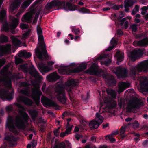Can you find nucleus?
I'll use <instances>...</instances> for the list:
<instances>
[{
	"instance_id": "1",
	"label": "nucleus",
	"mask_w": 148,
	"mask_h": 148,
	"mask_svg": "<svg viewBox=\"0 0 148 148\" xmlns=\"http://www.w3.org/2000/svg\"><path fill=\"white\" fill-rule=\"evenodd\" d=\"M15 105L18 108V112L21 116L16 117V126L18 129L24 130L25 128V124L28 122L29 116L25 112V108L19 103H15Z\"/></svg>"
},
{
	"instance_id": "2",
	"label": "nucleus",
	"mask_w": 148,
	"mask_h": 148,
	"mask_svg": "<svg viewBox=\"0 0 148 148\" xmlns=\"http://www.w3.org/2000/svg\"><path fill=\"white\" fill-rule=\"evenodd\" d=\"M56 7L63 8L66 10L71 11H74L76 9L75 5H73L71 3L67 2L65 3L64 1H61L60 0H53L50 3H47L45 6L44 10L45 12H46L45 14L49 12V10Z\"/></svg>"
},
{
	"instance_id": "3",
	"label": "nucleus",
	"mask_w": 148,
	"mask_h": 148,
	"mask_svg": "<svg viewBox=\"0 0 148 148\" xmlns=\"http://www.w3.org/2000/svg\"><path fill=\"white\" fill-rule=\"evenodd\" d=\"M38 40L40 42L39 47L35 49V54L37 58L39 59L43 60L44 58L43 56L45 59L48 58V56L47 53L46 49V46L44 43H43L44 38L43 34L38 35Z\"/></svg>"
},
{
	"instance_id": "4",
	"label": "nucleus",
	"mask_w": 148,
	"mask_h": 148,
	"mask_svg": "<svg viewBox=\"0 0 148 148\" xmlns=\"http://www.w3.org/2000/svg\"><path fill=\"white\" fill-rule=\"evenodd\" d=\"M148 71V60L143 61L139 64L137 66H133L130 69V74L135 77L137 73Z\"/></svg>"
},
{
	"instance_id": "5",
	"label": "nucleus",
	"mask_w": 148,
	"mask_h": 148,
	"mask_svg": "<svg viewBox=\"0 0 148 148\" xmlns=\"http://www.w3.org/2000/svg\"><path fill=\"white\" fill-rule=\"evenodd\" d=\"M87 67L85 63H82L78 67L73 69H70L68 66H63L58 69L59 73L61 75H71L72 73H78L85 69Z\"/></svg>"
},
{
	"instance_id": "6",
	"label": "nucleus",
	"mask_w": 148,
	"mask_h": 148,
	"mask_svg": "<svg viewBox=\"0 0 148 148\" xmlns=\"http://www.w3.org/2000/svg\"><path fill=\"white\" fill-rule=\"evenodd\" d=\"M55 92L57 93L56 95L58 100L63 104L66 103L67 98L62 84H58L55 88Z\"/></svg>"
},
{
	"instance_id": "7",
	"label": "nucleus",
	"mask_w": 148,
	"mask_h": 148,
	"mask_svg": "<svg viewBox=\"0 0 148 148\" xmlns=\"http://www.w3.org/2000/svg\"><path fill=\"white\" fill-rule=\"evenodd\" d=\"M5 135L4 140L7 142V143L4 142L3 145L0 148H7L8 147H12L16 145L17 139L11 133H6Z\"/></svg>"
},
{
	"instance_id": "8",
	"label": "nucleus",
	"mask_w": 148,
	"mask_h": 148,
	"mask_svg": "<svg viewBox=\"0 0 148 148\" xmlns=\"http://www.w3.org/2000/svg\"><path fill=\"white\" fill-rule=\"evenodd\" d=\"M11 21L10 25L8 23H5L2 27V29L5 32H8L10 28L12 30H14L18 25L19 19L13 16H11L10 17Z\"/></svg>"
},
{
	"instance_id": "9",
	"label": "nucleus",
	"mask_w": 148,
	"mask_h": 148,
	"mask_svg": "<svg viewBox=\"0 0 148 148\" xmlns=\"http://www.w3.org/2000/svg\"><path fill=\"white\" fill-rule=\"evenodd\" d=\"M22 67L25 71L27 72H28L31 75L34 77L37 80L40 79L41 76L39 75L33 65L29 68H28L27 66L24 65L22 66Z\"/></svg>"
},
{
	"instance_id": "10",
	"label": "nucleus",
	"mask_w": 148,
	"mask_h": 148,
	"mask_svg": "<svg viewBox=\"0 0 148 148\" xmlns=\"http://www.w3.org/2000/svg\"><path fill=\"white\" fill-rule=\"evenodd\" d=\"M143 105V102L139 101L130 103L127 105L126 107V111L128 113H134L136 112L137 109L139 108Z\"/></svg>"
},
{
	"instance_id": "11",
	"label": "nucleus",
	"mask_w": 148,
	"mask_h": 148,
	"mask_svg": "<svg viewBox=\"0 0 148 148\" xmlns=\"http://www.w3.org/2000/svg\"><path fill=\"white\" fill-rule=\"evenodd\" d=\"M96 116L95 120L91 121L89 124L90 127L93 130L97 128L103 121V117L99 113H96Z\"/></svg>"
},
{
	"instance_id": "12",
	"label": "nucleus",
	"mask_w": 148,
	"mask_h": 148,
	"mask_svg": "<svg viewBox=\"0 0 148 148\" xmlns=\"http://www.w3.org/2000/svg\"><path fill=\"white\" fill-rule=\"evenodd\" d=\"M41 101V103L45 107L52 106L56 107L58 106L56 103L51 101L46 97H42Z\"/></svg>"
},
{
	"instance_id": "13",
	"label": "nucleus",
	"mask_w": 148,
	"mask_h": 148,
	"mask_svg": "<svg viewBox=\"0 0 148 148\" xmlns=\"http://www.w3.org/2000/svg\"><path fill=\"white\" fill-rule=\"evenodd\" d=\"M143 54V50L139 49L133 51L131 53L132 60L134 62L138 58H140Z\"/></svg>"
},
{
	"instance_id": "14",
	"label": "nucleus",
	"mask_w": 148,
	"mask_h": 148,
	"mask_svg": "<svg viewBox=\"0 0 148 148\" xmlns=\"http://www.w3.org/2000/svg\"><path fill=\"white\" fill-rule=\"evenodd\" d=\"M128 71L125 68L119 67L116 71V74L119 77L125 78L127 76Z\"/></svg>"
},
{
	"instance_id": "15",
	"label": "nucleus",
	"mask_w": 148,
	"mask_h": 148,
	"mask_svg": "<svg viewBox=\"0 0 148 148\" xmlns=\"http://www.w3.org/2000/svg\"><path fill=\"white\" fill-rule=\"evenodd\" d=\"M13 92L8 94L7 91L3 89H1L0 91V97L3 100L7 99L8 100H11L13 99Z\"/></svg>"
},
{
	"instance_id": "16",
	"label": "nucleus",
	"mask_w": 148,
	"mask_h": 148,
	"mask_svg": "<svg viewBox=\"0 0 148 148\" xmlns=\"http://www.w3.org/2000/svg\"><path fill=\"white\" fill-rule=\"evenodd\" d=\"M86 73L90 75H98L100 74L101 72L95 65H92L90 67L86 70Z\"/></svg>"
},
{
	"instance_id": "17",
	"label": "nucleus",
	"mask_w": 148,
	"mask_h": 148,
	"mask_svg": "<svg viewBox=\"0 0 148 148\" xmlns=\"http://www.w3.org/2000/svg\"><path fill=\"white\" fill-rule=\"evenodd\" d=\"M11 49V46L8 44L6 46L0 45V56H3L4 54L8 53Z\"/></svg>"
},
{
	"instance_id": "18",
	"label": "nucleus",
	"mask_w": 148,
	"mask_h": 148,
	"mask_svg": "<svg viewBox=\"0 0 148 148\" xmlns=\"http://www.w3.org/2000/svg\"><path fill=\"white\" fill-rule=\"evenodd\" d=\"M133 45L135 46L146 47L148 45V38L146 37L141 40L135 41L133 42Z\"/></svg>"
},
{
	"instance_id": "19",
	"label": "nucleus",
	"mask_w": 148,
	"mask_h": 148,
	"mask_svg": "<svg viewBox=\"0 0 148 148\" xmlns=\"http://www.w3.org/2000/svg\"><path fill=\"white\" fill-rule=\"evenodd\" d=\"M0 82H1L5 87L10 88L12 86V81L8 77L0 78Z\"/></svg>"
},
{
	"instance_id": "20",
	"label": "nucleus",
	"mask_w": 148,
	"mask_h": 148,
	"mask_svg": "<svg viewBox=\"0 0 148 148\" xmlns=\"http://www.w3.org/2000/svg\"><path fill=\"white\" fill-rule=\"evenodd\" d=\"M18 100L19 101L22 102L25 105L28 106H32L33 104V102L31 99L24 96H19Z\"/></svg>"
},
{
	"instance_id": "21",
	"label": "nucleus",
	"mask_w": 148,
	"mask_h": 148,
	"mask_svg": "<svg viewBox=\"0 0 148 148\" xmlns=\"http://www.w3.org/2000/svg\"><path fill=\"white\" fill-rule=\"evenodd\" d=\"M130 85L129 82L127 83L125 82H122L119 85L118 93H120L123 92L126 88H128Z\"/></svg>"
},
{
	"instance_id": "22",
	"label": "nucleus",
	"mask_w": 148,
	"mask_h": 148,
	"mask_svg": "<svg viewBox=\"0 0 148 148\" xmlns=\"http://www.w3.org/2000/svg\"><path fill=\"white\" fill-rule=\"evenodd\" d=\"M47 77L50 80L55 81L60 79V77L56 73L54 72L51 74L48 75Z\"/></svg>"
},
{
	"instance_id": "23",
	"label": "nucleus",
	"mask_w": 148,
	"mask_h": 148,
	"mask_svg": "<svg viewBox=\"0 0 148 148\" xmlns=\"http://www.w3.org/2000/svg\"><path fill=\"white\" fill-rule=\"evenodd\" d=\"M107 84L110 86H113L115 85L116 81L112 75L109 76L107 79Z\"/></svg>"
},
{
	"instance_id": "24",
	"label": "nucleus",
	"mask_w": 148,
	"mask_h": 148,
	"mask_svg": "<svg viewBox=\"0 0 148 148\" xmlns=\"http://www.w3.org/2000/svg\"><path fill=\"white\" fill-rule=\"evenodd\" d=\"M20 5V4L19 3H14L12 5L10 6V12L12 14H14L15 11H16L18 9Z\"/></svg>"
},
{
	"instance_id": "25",
	"label": "nucleus",
	"mask_w": 148,
	"mask_h": 148,
	"mask_svg": "<svg viewBox=\"0 0 148 148\" xmlns=\"http://www.w3.org/2000/svg\"><path fill=\"white\" fill-rule=\"evenodd\" d=\"M140 89L143 92H148V84L143 82L140 84Z\"/></svg>"
},
{
	"instance_id": "26",
	"label": "nucleus",
	"mask_w": 148,
	"mask_h": 148,
	"mask_svg": "<svg viewBox=\"0 0 148 148\" xmlns=\"http://www.w3.org/2000/svg\"><path fill=\"white\" fill-rule=\"evenodd\" d=\"M136 2L137 1L135 0H125L124 2V5H125V7H130Z\"/></svg>"
},
{
	"instance_id": "27",
	"label": "nucleus",
	"mask_w": 148,
	"mask_h": 148,
	"mask_svg": "<svg viewBox=\"0 0 148 148\" xmlns=\"http://www.w3.org/2000/svg\"><path fill=\"white\" fill-rule=\"evenodd\" d=\"M39 69L42 73H47L50 71L49 68L43 64H41L39 65Z\"/></svg>"
},
{
	"instance_id": "28",
	"label": "nucleus",
	"mask_w": 148,
	"mask_h": 148,
	"mask_svg": "<svg viewBox=\"0 0 148 148\" xmlns=\"http://www.w3.org/2000/svg\"><path fill=\"white\" fill-rule=\"evenodd\" d=\"M115 56L116 57L118 62H121L124 59V53H121L120 51H117L116 52Z\"/></svg>"
},
{
	"instance_id": "29",
	"label": "nucleus",
	"mask_w": 148,
	"mask_h": 148,
	"mask_svg": "<svg viewBox=\"0 0 148 148\" xmlns=\"http://www.w3.org/2000/svg\"><path fill=\"white\" fill-rule=\"evenodd\" d=\"M14 125L13 120L12 116H9L7 119V121L6 124V127L8 128Z\"/></svg>"
},
{
	"instance_id": "30",
	"label": "nucleus",
	"mask_w": 148,
	"mask_h": 148,
	"mask_svg": "<svg viewBox=\"0 0 148 148\" xmlns=\"http://www.w3.org/2000/svg\"><path fill=\"white\" fill-rule=\"evenodd\" d=\"M33 97L40 98V96L42 94L41 90L39 89H36L33 90Z\"/></svg>"
},
{
	"instance_id": "31",
	"label": "nucleus",
	"mask_w": 148,
	"mask_h": 148,
	"mask_svg": "<svg viewBox=\"0 0 148 148\" xmlns=\"http://www.w3.org/2000/svg\"><path fill=\"white\" fill-rule=\"evenodd\" d=\"M29 112L31 116L32 119L35 121L37 114V111L34 110L30 109L29 110Z\"/></svg>"
},
{
	"instance_id": "32",
	"label": "nucleus",
	"mask_w": 148,
	"mask_h": 148,
	"mask_svg": "<svg viewBox=\"0 0 148 148\" xmlns=\"http://www.w3.org/2000/svg\"><path fill=\"white\" fill-rule=\"evenodd\" d=\"M6 17V11L5 10H1L0 12V21L3 22Z\"/></svg>"
},
{
	"instance_id": "33",
	"label": "nucleus",
	"mask_w": 148,
	"mask_h": 148,
	"mask_svg": "<svg viewBox=\"0 0 148 148\" xmlns=\"http://www.w3.org/2000/svg\"><path fill=\"white\" fill-rule=\"evenodd\" d=\"M34 0H25L21 5V7L23 9H25L27 8L31 3Z\"/></svg>"
},
{
	"instance_id": "34",
	"label": "nucleus",
	"mask_w": 148,
	"mask_h": 148,
	"mask_svg": "<svg viewBox=\"0 0 148 148\" xmlns=\"http://www.w3.org/2000/svg\"><path fill=\"white\" fill-rule=\"evenodd\" d=\"M12 45L16 47L19 46L21 43V41L17 38L14 37L11 38Z\"/></svg>"
},
{
	"instance_id": "35",
	"label": "nucleus",
	"mask_w": 148,
	"mask_h": 148,
	"mask_svg": "<svg viewBox=\"0 0 148 148\" xmlns=\"http://www.w3.org/2000/svg\"><path fill=\"white\" fill-rule=\"evenodd\" d=\"M22 21H25L28 23H31L32 21L31 17L27 14L24 15L22 18Z\"/></svg>"
},
{
	"instance_id": "36",
	"label": "nucleus",
	"mask_w": 148,
	"mask_h": 148,
	"mask_svg": "<svg viewBox=\"0 0 148 148\" xmlns=\"http://www.w3.org/2000/svg\"><path fill=\"white\" fill-rule=\"evenodd\" d=\"M19 53L21 54V55L25 58H28L32 56V54L29 52H27L26 51H19Z\"/></svg>"
},
{
	"instance_id": "37",
	"label": "nucleus",
	"mask_w": 148,
	"mask_h": 148,
	"mask_svg": "<svg viewBox=\"0 0 148 148\" xmlns=\"http://www.w3.org/2000/svg\"><path fill=\"white\" fill-rule=\"evenodd\" d=\"M66 147L65 144L64 142H62L59 144H55L53 146V148H66Z\"/></svg>"
},
{
	"instance_id": "38",
	"label": "nucleus",
	"mask_w": 148,
	"mask_h": 148,
	"mask_svg": "<svg viewBox=\"0 0 148 148\" xmlns=\"http://www.w3.org/2000/svg\"><path fill=\"white\" fill-rule=\"evenodd\" d=\"M8 37L4 35H1L0 37V42L2 43L6 42L8 41Z\"/></svg>"
},
{
	"instance_id": "39",
	"label": "nucleus",
	"mask_w": 148,
	"mask_h": 148,
	"mask_svg": "<svg viewBox=\"0 0 148 148\" xmlns=\"http://www.w3.org/2000/svg\"><path fill=\"white\" fill-rule=\"evenodd\" d=\"M108 104L109 108L112 109L115 108L117 105L114 101H110L108 102Z\"/></svg>"
},
{
	"instance_id": "40",
	"label": "nucleus",
	"mask_w": 148,
	"mask_h": 148,
	"mask_svg": "<svg viewBox=\"0 0 148 148\" xmlns=\"http://www.w3.org/2000/svg\"><path fill=\"white\" fill-rule=\"evenodd\" d=\"M42 12L43 10L41 8H40L37 11L36 14L34 19V20H36V21H37L39 15H40V14H41L42 13Z\"/></svg>"
},
{
	"instance_id": "41",
	"label": "nucleus",
	"mask_w": 148,
	"mask_h": 148,
	"mask_svg": "<svg viewBox=\"0 0 148 148\" xmlns=\"http://www.w3.org/2000/svg\"><path fill=\"white\" fill-rule=\"evenodd\" d=\"M20 92L23 94L24 95L26 96H28L29 95V93L27 89H24L21 90Z\"/></svg>"
},
{
	"instance_id": "42",
	"label": "nucleus",
	"mask_w": 148,
	"mask_h": 148,
	"mask_svg": "<svg viewBox=\"0 0 148 148\" xmlns=\"http://www.w3.org/2000/svg\"><path fill=\"white\" fill-rule=\"evenodd\" d=\"M79 11L82 13H88L90 12L89 10L84 7L81 8L79 10Z\"/></svg>"
},
{
	"instance_id": "43",
	"label": "nucleus",
	"mask_w": 148,
	"mask_h": 148,
	"mask_svg": "<svg viewBox=\"0 0 148 148\" xmlns=\"http://www.w3.org/2000/svg\"><path fill=\"white\" fill-rule=\"evenodd\" d=\"M106 140H109L111 143H113L115 141V139L112 137V135H108L106 136Z\"/></svg>"
},
{
	"instance_id": "44",
	"label": "nucleus",
	"mask_w": 148,
	"mask_h": 148,
	"mask_svg": "<svg viewBox=\"0 0 148 148\" xmlns=\"http://www.w3.org/2000/svg\"><path fill=\"white\" fill-rule=\"evenodd\" d=\"M37 32L38 35H42L43 34V32L40 25H38L37 26Z\"/></svg>"
},
{
	"instance_id": "45",
	"label": "nucleus",
	"mask_w": 148,
	"mask_h": 148,
	"mask_svg": "<svg viewBox=\"0 0 148 148\" xmlns=\"http://www.w3.org/2000/svg\"><path fill=\"white\" fill-rule=\"evenodd\" d=\"M125 131V127H122L121 128V131L120 134L122 138H124L126 136L124 134V133Z\"/></svg>"
},
{
	"instance_id": "46",
	"label": "nucleus",
	"mask_w": 148,
	"mask_h": 148,
	"mask_svg": "<svg viewBox=\"0 0 148 148\" xmlns=\"http://www.w3.org/2000/svg\"><path fill=\"white\" fill-rule=\"evenodd\" d=\"M8 129L10 131L16 134H18L19 133L18 132L15 128L14 125L11 126Z\"/></svg>"
},
{
	"instance_id": "47",
	"label": "nucleus",
	"mask_w": 148,
	"mask_h": 148,
	"mask_svg": "<svg viewBox=\"0 0 148 148\" xmlns=\"http://www.w3.org/2000/svg\"><path fill=\"white\" fill-rule=\"evenodd\" d=\"M132 127L134 129H137L139 128V124L138 122L135 121L132 124Z\"/></svg>"
},
{
	"instance_id": "48",
	"label": "nucleus",
	"mask_w": 148,
	"mask_h": 148,
	"mask_svg": "<svg viewBox=\"0 0 148 148\" xmlns=\"http://www.w3.org/2000/svg\"><path fill=\"white\" fill-rule=\"evenodd\" d=\"M137 25L135 24H134L131 26V28L132 29V32H136L137 31Z\"/></svg>"
},
{
	"instance_id": "49",
	"label": "nucleus",
	"mask_w": 148,
	"mask_h": 148,
	"mask_svg": "<svg viewBox=\"0 0 148 148\" xmlns=\"http://www.w3.org/2000/svg\"><path fill=\"white\" fill-rule=\"evenodd\" d=\"M137 25L135 24H134L131 26V28L132 29V32H136L137 31Z\"/></svg>"
},
{
	"instance_id": "50",
	"label": "nucleus",
	"mask_w": 148,
	"mask_h": 148,
	"mask_svg": "<svg viewBox=\"0 0 148 148\" xmlns=\"http://www.w3.org/2000/svg\"><path fill=\"white\" fill-rule=\"evenodd\" d=\"M146 34L145 33H142L139 34H137L136 35V37L137 38L140 39L142 37L145 36Z\"/></svg>"
},
{
	"instance_id": "51",
	"label": "nucleus",
	"mask_w": 148,
	"mask_h": 148,
	"mask_svg": "<svg viewBox=\"0 0 148 148\" xmlns=\"http://www.w3.org/2000/svg\"><path fill=\"white\" fill-rule=\"evenodd\" d=\"M72 31L73 32L77 35L80 32V30L78 28H77L75 27H74L72 29Z\"/></svg>"
},
{
	"instance_id": "52",
	"label": "nucleus",
	"mask_w": 148,
	"mask_h": 148,
	"mask_svg": "<svg viewBox=\"0 0 148 148\" xmlns=\"http://www.w3.org/2000/svg\"><path fill=\"white\" fill-rule=\"evenodd\" d=\"M31 32V30L30 29H29L28 30V31L24 33L22 36V37L23 38H27V37L29 35L30 33Z\"/></svg>"
},
{
	"instance_id": "53",
	"label": "nucleus",
	"mask_w": 148,
	"mask_h": 148,
	"mask_svg": "<svg viewBox=\"0 0 148 148\" xmlns=\"http://www.w3.org/2000/svg\"><path fill=\"white\" fill-rule=\"evenodd\" d=\"M15 64L17 65H18L20 64L22 61V59L20 58H16V56L15 57Z\"/></svg>"
},
{
	"instance_id": "54",
	"label": "nucleus",
	"mask_w": 148,
	"mask_h": 148,
	"mask_svg": "<svg viewBox=\"0 0 148 148\" xmlns=\"http://www.w3.org/2000/svg\"><path fill=\"white\" fill-rule=\"evenodd\" d=\"M33 99H34V100L36 105L37 106H39L40 104V98L39 97L36 98L33 97Z\"/></svg>"
},
{
	"instance_id": "55",
	"label": "nucleus",
	"mask_w": 148,
	"mask_h": 148,
	"mask_svg": "<svg viewBox=\"0 0 148 148\" xmlns=\"http://www.w3.org/2000/svg\"><path fill=\"white\" fill-rule=\"evenodd\" d=\"M60 130V128L58 127L57 129H56L53 131V132L54 134V135L56 137H58L59 135Z\"/></svg>"
},
{
	"instance_id": "56",
	"label": "nucleus",
	"mask_w": 148,
	"mask_h": 148,
	"mask_svg": "<svg viewBox=\"0 0 148 148\" xmlns=\"http://www.w3.org/2000/svg\"><path fill=\"white\" fill-rule=\"evenodd\" d=\"M20 27L22 30H24L28 28V26L27 25L24 23H21L20 24Z\"/></svg>"
},
{
	"instance_id": "57",
	"label": "nucleus",
	"mask_w": 148,
	"mask_h": 148,
	"mask_svg": "<svg viewBox=\"0 0 148 148\" xmlns=\"http://www.w3.org/2000/svg\"><path fill=\"white\" fill-rule=\"evenodd\" d=\"M90 97V95L88 93H87V94L86 96H82V99L85 101H87L89 98Z\"/></svg>"
},
{
	"instance_id": "58",
	"label": "nucleus",
	"mask_w": 148,
	"mask_h": 148,
	"mask_svg": "<svg viewBox=\"0 0 148 148\" xmlns=\"http://www.w3.org/2000/svg\"><path fill=\"white\" fill-rule=\"evenodd\" d=\"M5 109L8 112L12 111L13 110V106L11 105H10L6 107Z\"/></svg>"
},
{
	"instance_id": "59",
	"label": "nucleus",
	"mask_w": 148,
	"mask_h": 148,
	"mask_svg": "<svg viewBox=\"0 0 148 148\" xmlns=\"http://www.w3.org/2000/svg\"><path fill=\"white\" fill-rule=\"evenodd\" d=\"M72 126L67 127L66 128V129L65 131V133L67 134H69V132L72 130Z\"/></svg>"
},
{
	"instance_id": "60",
	"label": "nucleus",
	"mask_w": 148,
	"mask_h": 148,
	"mask_svg": "<svg viewBox=\"0 0 148 148\" xmlns=\"http://www.w3.org/2000/svg\"><path fill=\"white\" fill-rule=\"evenodd\" d=\"M119 12V14L118 18L119 20H120L122 18L124 17L125 16L124 13L122 11H121Z\"/></svg>"
},
{
	"instance_id": "61",
	"label": "nucleus",
	"mask_w": 148,
	"mask_h": 148,
	"mask_svg": "<svg viewBox=\"0 0 148 148\" xmlns=\"http://www.w3.org/2000/svg\"><path fill=\"white\" fill-rule=\"evenodd\" d=\"M46 84L44 83L43 84L42 87V91L44 92H47V90L46 88Z\"/></svg>"
},
{
	"instance_id": "62",
	"label": "nucleus",
	"mask_w": 148,
	"mask_h": 148,
	"mask_svg": "<svg viewBox=\"0 0 148 148\" xmlns=\"http://www.w3.org/2000/svg\"><path fill=\"white\" fill-rule=\"evenodd\" d=\"M117 35L119 36H122L123 34V32L121 29H118L117 31Z\"/></svg>"
},
{
	"instance_id": "63",
	"label": "nucleus",
	"mask_w": 148,
	"mask_h": 148,
	"mask_svg": "<svg viewBox=\"0 0 148 148\" xmlns=\"http://www.w3.org/2000/svg\"><path fill=\"white\" fill-rule=\"evenodd\" d=\"M112 8L114 9L118 10H119L120 8V5H113V6L112 7Z\"/></svg>"
},
{
	"instance_id": "64",
	"label": "nucleus",
	"mask_w": 148,
	"mask_h": 148,
	"mask_svg": "<svg viewBox=\"0 0 148 148\" xmlns=\"http://www.w3.org/2000/svg\"><path fill=\"white\" fill-rule=\"evenodd\" d=\"M111 62V60L110 59H108L106 60L104 62V64L106 65H108Z\"/></svg>"
}]
</instances>
